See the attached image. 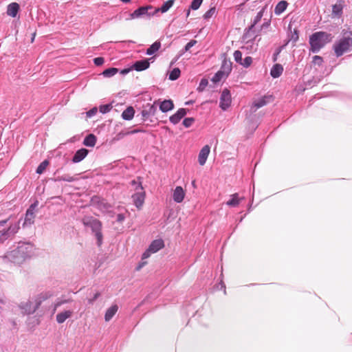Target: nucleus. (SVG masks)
I'll use <instances>...</instances> for the list:
<instances>
[{
	"mask_svg": "<svg viewBox=\"0 0 352 352\" xmlns=\"http://www.w3.org/2000/svg\"><path fill=\"white\" fill-rule=\"evenodd\" d=\"M34 247L29 242H19L17 247L8 252L6 257L12 263L20 265L34 254Z\"/></svg>",
	"mask_w": 352,
	"mask_h": 352,
	"instance_id": "f257e3e1",
	"label": "nucleus"
},
{
	"mask_svg": "<svg viewBox=\"0 0 352 352\" xmlns=\"http://www.w3.org/2000/svg\"><path fill=\"white\" fill-rule=\"evenodd\" d=\"M341 34L342 37L333 46L337 57L352 50V31L344 29L342 30Z\"/></svg>",
	"mask_w": 352,
	"mask_h": 352,
	"instance_id": "f03ea898",
	"label": "nucleus"
},
{
	"mask_svg": "<svg viewBox=\"0 0 352 352\" xmlns=\"http://www.w3.org/2000/svg\"><path fill=\"white\" fill-rule=\"evenodd\" d=\"M333 36L331 34L319 31L314 33L309 37L310 50L318 53L327 43L331 42Z\"/></svg>",
	"mask_w": 352,
	"mask_h": 352,
	"instance_id": "7ed1b4c3",
	"label": "nucleus"
},
{
	"mask_svg": "<svg viewBox=\"0 0 352 352\" xmlns=\"http://www.w3.org/2000/svg\"><path fill=\"white\" fill-rule=\"evenodd\" d=\"M82 222L85 226L89 227L91 229L92 232L96 238L97 245L100 246L103 240L102 223L98 219L91 216L84 217L82 219Z\"/></svg>",
	"mask_w": 352,
	"mask_h": 352,
	"instance_id": "20e7f679",
	"label": "nucleus"
},
{
	"mask_svg": "<svg viewBox=\"0 0 352 352\" xmlns=\"http://www.w3.org/2000/svg\"><path fill=\"white\" fill-rule=\"evenodd\" d=\"M91 203L93 206H95L103 213L109 212L111 208V206L109 203H107L104 199L98 197H93Z\"/></svg>",
	"mask_w": 352,
	"mask_h": 352,
	"instance_id": "39448f33",
	"label": "nucleus"
},
{
	"mask_svg": "<svg viewBox=\"0 0 352 352\" xmlns=\"http://www.w3.org/2000/svg\"><path fill=\"white\" fill-rule=\"evenodd\" d=\"M231 102L232 99L230 91L227 89H223L220 97V108L226 111L230 106Z\"/></svg>",
	"mask_w": 352,
	"mask_h": 352,
	"instance_id": "423d86ee",
	"label": "nucleus"
},
{
	"mask_svg": "<svg viewBox=\"0 0 352 352\" xmlns=\"http://www.w3.org/2000/svg\"><path fill=\"white\" fill-rule=\"evenodd\" d=\"M19 228V221L10 224L7 229H3L2 231H0L1 232L0 239L2 241L7 239L10 235L16 234Z\"/></svg>",
	"mask_w": 352,
	"mask_h": 352,
	"instance_id": "0eeeda50",
	"label": "nucleus"
},
{
	"mask_svg": "<svg viewBox=\"0 0 352 352\" xmlns=\"http://www.w3.org/2000/svg\"><path fill=\"white\" fill-rule=\"evenodd\" d=\"M36 206L37 203L32 204L27 210L24 219L23 226H31L34 223L36 217L34 210Z\"/></svg>",
	"mask_w": 352,
	"mask_h": 352,
	"instance_id": "6e6552de",
	"label": "nucleus"
},
{
	"mask_svg": "<svg viewBox=\"0 0 352 352\" xmlns=\"http://www.w3.org/2000/svg\"><path fill=\"white\" fill-rule=\"evenodd\" d=\"M19 307L24 315H30L36 311L32 300H28L27 301L20 302Z\"/></svg>",
	"mask_w": 352,
	"mask_h": 352,
	"instance_id": "1a4fd4ad",
	"label": "nucleus"
},
{
	"mask_svg": "<svg viewBox=\"0 0 352 352\" xmlns=\"http://www.w3.org/2000/svg\"><path fill=\"white\" fill-rule=\"evenodd\" d=\"M157 101H155L153 104H147L144 106L143 109L141 111V114L144 120H146L148 118L155 116L157 112Z\"/></svg>",
	"mask_w": 352,
	"mask_h": 352,
	"instance_id": "9d476101",
	"label": "nucleus"
},
{
	"mask_svg": "<svg viewBox=\"0 0 352 352\" xmlns=\"http://www.w3.org/2000/svg\"><path fill=\"white\" fill-rule=\"evenodd\" d=\"M53 294L51 292L47 291V292H43L36 296H35L32 298V301L34 302V305L35 306V308L36 310L39 308L42 302L50 297H52Z\"/></svg>",
	"mask_w": 352,
	"mask_h": 352,
	"instance_id": "9b49d317",
	"label": "nucleus"
},
{
	"mask_svg": "<svg viewBox=\"0 0 352 352\" xmlns=\"http://www.w3.org/2000/svg\"><path fill=\"white\" fill-rule=\"evenodd\" d=\"M53 294L51 292L47 291V292H43L36 296H35L32 298V301L34 302V305L35 306V308L36 310L39 308L42 302L50 297H52Z\"/></svg>",
	"mask_w": 352,
	"mask_h": 352,
	"instance_id": "f8f14e48",
	"label": "nucleus"
},
{
	"mask_svg": "<svg viewBox=\"0 0 352 352\" xmlns=\"http://www.w3.org/2000/svg\"><path fill=\"white\" fill-rule=\"evenodd\" d=\"M144 197V192L142 187L140 186L138 191L132 195L133 201L137 208H140L143 205Z\"/></svg>",
	"mask_w": 352,
	"mask_h": 352,
	"instance_id": "ddd939ff",
	"label": "nucleus"
},
{
	"mask_svg": "<svg viewBox=\"0 0 352 352\" xmlns=\"http://www.w3.org/2000/svg\"><path fill=\"white\" fill-rule=\"evenodd\" d=\"M266 7L263 8L256 14V16L254 17L253 22L252 25L249 27L247 32L245 34V38H249L251 36L250 34L252 32H254V26L261 20L265 10Z\"/></svg>",
	"mask_w": 352,
	"mask_h": 352,
	"instance_id": "4468645a",
	"label": "nucleus"
},
{
	"mask_svg": "<svg viewBox=\"0 0 352 352\" xmlns=\"http://www.w3.org/2000/svg\"><path fill=\"white\" fill-rule=\"evenodd\" d=\"M151 8V6L140 7L130 14L131 19H137L145 16H150L151 14L148 12V10Z\"/></svg>",
	"mask_w": 352,
	"mask_h": 352,
	"instance_id": "2eb2a0df",
	"label": "nucleus"
},
{
	"mask_svg": "<svg viewBox=\"0 0 352 352\" xmlns=\"http://www.w3.org/2000/svg\"><path fill=\"white\" fill-rule=\"evenodd\" d=\"M210 152V148L208 145L204 146L200 151L198 156V162L201 166H204Z\"/></svg>",
	"mask_w": 352,
	"mask_h": 352,
	"instance_id": "dca6fc26",
	"label": "nucleus"
},
{
	"mask_svg": "<svg viewBox=\"0 0 352 352\" xmlns=\"http://www.w3.org/2000/svg\"><path fill=\"white\" fill-rule=\"evenodd\" d=\"M186 112L187 110L186 109H179L175 114L170 117V122L173 124H177L186 116Z\"/></svg>",
	"mask_w": 352,
	"mask_h": 352,
	"instance_id": "f3484780",
	"label": "nucleus"
},
{
	"mask_svg": "<svg viewBox=\"0 0 352 352\" xmlns=\"http://www.w3.org/2000/svg\"><path fill=\"white\" fill-rule=\"evenodd\" d=\"M150 63L148 59H144L136 61L132 66V69L138 72H141L149 67Z\"/></svg>",
	"mask_w": 352,
	"mask_h": 352,
	"instance_id": "a211bd4d",
	"label": "nucleus"
},
{
	"mask_svg": "<svg viewBox=\"0 0 352 352\" xmlns=\"http://www.w3.org/2000/svg\"><path fill=\"white\" fill-rule=\"evenodd\" d=\"M87 154H88L87 149L84 148H80L75 153V154L72 158V162L74 163H78V162H81L82 160H84L86 157V156L87 155Z\"/></svg>",
	"mask_w": 352,
	"mask_h": 352,
	"instance_id": "6ab92c4d",
	"label": "nucleus"
},
{
	"mask_svg": "<svg viewBox=\"0 0 352 352\" xmlns=\"http://www.w3.org/2000/svg\"><path fill=\"white\" fill-rule=\"evenodd\" d=\"M185 196V192L181 186H177L173 192V199L177 203H181Z\"/></svg>",
	"mask_w": 352,
	"mask_h": 352,
	"instance_id": "aec40b11",
	"label": "nucleus"
},
{
	"mask_svg": "<svg viewBox=\"0 0 352 352\" xmlns=\"http://www.w3.org/2000/svg\"><path fill=\"white\" fill-rule=\"evenodd\" d=\"M164 246V243L163 240L162 239H157L154 240L151 245L148 247L149 251L155 253L158 252L160 250L163 248Z\"/></svg>",
	"mask_w": 352,
	"mask_h": 352,
	"instance_id": "412c9836",
	"label": "nucleus"
},
{
	"mask_svg": "<svg viewBox=\"0 0 352 352\" xmlns=\"http://www.w3.org/2000/svg\"><path fill=\"white\" fill-rule=\"evenodd\" d=\"M160 109L162 112H168L174 108L173 102L171 100H164L160 104Z\"/></svg>",
	"mask_w": 352,
	"mask_h": 352,
	"instance_id": "4be33fe9",
	"label": "nucleus"
},
{
	"mask_svg": "<svg viewBox=\"0 0 352 352\" xmlns=\"http://www.w3.org/2000/svg\"><path fill=\"white\" fill-rule=\"evenodd\" d=\"M78 179L76 175H70L69 174H64L63 175H58L55 178L52 179L54 182H73Z\"/></svg>",
	"mask_w": 352,
	"mask_h": 352,
	"instance_id": "5701e85b",
	"label": "nucleus"
},
{
	"mask_svg": "<svg viewBox=\"0 0 352 352\" xmlns=\"http://www.w3.org/2000/svg\"><path fill=\"white\" fill-rule=\"evenodd\" d=\"M118 310V306L117 305H113L107 309L104 314V320L106 322L110 321L112 318L115 316Z\"/></svg>",
	"mask_w": 352,
	"mask_h": 352,
	"instance_id": "b1692460",
	"label": "nucleus"
},
{
	"mask_svg": "<svg viewBox=\"0 0 352 352\" xmlns=\"http://www.w3.org/2000/svg\"><path fill=\"white\" fill-rule=\"evenodd\" d=\"M73 311L70 310L64 311L56 315V321L58 323H63L67 319L72 316Z\"/></svg>",
	"mask_w": 352,
	"mask_h": 352,
	"instance_id": "393cba45",
	"label": "nucleus"
},
{
	"mask_svg": "<svg viewBox=\"0 0 352 352\" xmlns=\"http://www.w3.org/2000/svg\"><path fill=\"white\" fill-rule=\"evenodd\" d=\"M19 6L17 3H12L8 6L7 14L15 17L19 12Z\"/></svg>",
	"mask_w": 352,
	"mask_h": 352,
	"instance_id": "a878e982",
	"label": "nucleus"
},
{
	"mask_svg": "<svg viewBox=\"0 0 352 352\" xmlns=\"http://www.w3.org/2000/svg\"><path fill=\"white\" fill-rule=\"evenodd\" d=\"M283 71V67L281 65L275 64L271 69L270 74L274 78H278L282 74Z\"/></svg>",
	"mask_w": 352,
	"mask_h": 352,
	"instance_id": "bb28decb",
	"label": "nucleus"
},
{
	"mask_svg": "<svg viewBox=\"0 0 352 352\" xmlns=\"http://www.w3.org/2000/svg\"><path fill=\"white\" fill-rule=\"evenodd\" d=\"M288 6V3L286 1H279L274 8V13L276 15H280L282 14L287 8Z\"/></svg>",
	"mask_w": 352,
	"mask_h": 352,
	"instance_id": "cd10ccee",
	"label": "nucleus"
},
{
	"mask_svg": "<svg viewBox=\"0 0 352 352\" xmlns=\"http://www.w3.org/2000/svg\"><path fill=\"white\" fill-rule=\"evenodd\" d=\"M135 114V110L132 107H127L122 113V118L125 120H131L133 119Z\"/></svg>",
	"mask_w": 352,
	"mask_h": 352,
	"instance_id": "c85d7f7f",
	"label": "nucleus"
},
{
	"mask_svg": "<svg viewBox=\"0 0 352 352\" xmlns=\"http://www.w3.org/2000/svg\"><path fill=\"white\" fill-rule=\"evenodd\" d=\"M161 47V43L158 41L153 43L147 50L146 55L151 56L157 52Z\"/></svg>",
	"mask_w": 352,
	"mask_h": 352,
	"instance_id": "c756f323",
	"label": "nucleus"
},
{
	"mask_svg": "<svg viewBox=\"0 0 352 352\" xmlns=\"http://www.w3.org/2000/svg\"><path fill=\"white\" fill-rule=\"evenodd\" d=\"M96 142V137L94 134H89L83 140V144L87 146L93 147Z\"/></svg>",
	"mask_w": 352,
	"mask_h": 352,
	"instance_id": "7c9ffc66",
	"label": "nucleus"
},
{
	"mask_svg": "<svg viewBox=\"0 0 352 352\" xmlns=\"http://www.w3.org/2000/svg\"><path fill=\"white\" fill-rule=\"evenodd\" d=\"M174 0H168L164 2L162 6L155 10V12L160 11L162 13L166 12L173 5Z\"/></svg>",
	"mask_w": 352,
	"mask_h": 352,
	"instance_id": "2f4dec72",
	"label": "nucleus"
},
{
	"mask_svg": "<svg viewBox=\"0 0 352 352\" xmlns=\"http://www.w3.org/2000/svg\"><path fill=\"white\" fill-rule=\"evenodd\" d=\"M268 96H265L262 98H260L257 101H255L253 104V106L252 107V109H253L254 111H256V109L265 106L267 104L266 99L268 98Z\"/></svg>",
	"mask_w": 352,
	"mask_h": 352,
	"instance_id": "473e14b6",
	"label": "nucleus"
},
{
	"mask_svg": "<svg viewBox=\"0 0 352 352\" xmlns=\"http://www.w3.org/2000/svg\"><path fill=\"white\" fill-rule=\"evenodd\" d=\"M221 69V72L223 74H229L232 70V62L230 60H227L226 58H225L222 63Z\"/></svg>",
	"mask_w": 352,
	"mask_h": 352,
	"instance_id": "72a5a7b5",
	"label": "nucleus"
},
{
	"mask_svg": "<svg viewBox=\"0 0 352 352\" xmlns=\"http://www.w3.org/2000/svg\"><path fill=\"white\" fill-rule=\"evenodd\" d=\"M240 203V199L238 197V194L235 193L231 195V199L227 201L226 204L229 206L235 207Z\"/></svg>",
	"mask_w": 352,
	"mask_h": 352,
	"instance_id": "f704fd0d",
	"label": "nucleus"
},
{
	"mask_svg": "<svg viewBox=\"0 0 352 352\" xmlns=\"http://www.w3.org/2000/svg\"><path fill=\"white\" fill-rule=\"evenodd\" d=\"M118 72V69L115 67H110L103 71L102 74L106 78H110L113 76Z\"/></svg>",
	"mask_w": 352,
	"mask_h": 352,
	"instance_id": "c9c22d12",
	"label": "nucleus"
},
{
	"mask_svg": "<svg viewBox=\"0 0 352 352\" xmlns=\"http://www.w3.org/2000/svg\"><path fill=\"white\" fill-rule=\"evenodd\" d=\"M342 6L341 4H335L332 7V14L340 17L342 14Z\"/></svg>",
	"mask_w": 352,
	"mask_h": 352,
	"instance_id": "e433bc0d",
	"label": "nucleus"
},
{
	"mask_svg": "<svg viewBox=\"0 0 352 352\" xmlns=\"http://www.w3.org/2000/svg\"><path fill=\"white\" fill-rule=\"evenodd\" d=\"M180 73V69L179 68H174L169 74L168 78L170 80H175L179 77Z\"/></svg>",
	"mask_w": 352,
	"mask_h": 352,
	"instance_id": "4c0bfd02",
	"label": "nucleus"
},
{
	"mask_svg": "<svg viewBox=\"0 0 352 352\" xmlns=\"http://www.w3.org/2000/svg\"><path fill=\"white\" fill-rule=\"evenodd\" d=\"M48 164L49 162L47 160H44L43 162H42L36 168V173L42 174L46 169Z\"/></svg>",
	"mask_w": 352,
	"mask_h": 352,
	"instance_id": "58836bf2",
	"label": "nucleus"
},
{
	"mask_svg": "<svg viewBox=\"0 0 352 352\" xmlns=\"http://www.w3.org/2000/svg\"><path fill=\"white\" fill-rule=\"evenodd\" d=\"M298 40V31L296 29H294V32L291 31V34L289 36V39L287 42L286 44L288 43L289 41H292L293 43H296Z\"/></svg>",
	"mask_w": 352,
	"mask_h": 352,
	"instance_id": "ea45409f",
	"label": "nucleus"
},
{
	"mask_svg": "<svg viewBox=\"0 0 352 352\" xmlns=\"http://www.w3.org/2000/svg\"><path fill=\"white\" fill-rule=\"evenodd\" d=\"M208 84V81L206 78H202L199 82V87L197 88L198 91H203L204 89L207 87Z\"/></svg>",
	"mask_w": 352,
	"mask_h": 352,
	"instance_id": "a19ab883",
	"label": "nucleus"
},
{
	"mask_svg": "<svg viewBox=\"0 0 352 352\" xmlns=\"http://www.w3.org/2000/svg\"><path fill=\"white\" fill-rule=\"evenodd\" d=\"M202 1L203 0H192L190 8L193 10H197L200 7Z\"/></svg>",
	"mask_w": 352,
	"mask_h": 352,
	"instance_id": "79ce46f5",
	"label": "nucleus"
},
{
	"mask_svg": "<svg viewBox=\"0 0 352 352\" xmlns=\"http://www.w3.org/2000/svg\"><path fill=\"white\" fill-rule=\"evenodd\" d=\"M234 60L241 65L243 59H242V53L239 50H236L234 52Z\"/></svg>",
	"mask_w": 352,
	"mask_h": 352,
	"instance_id": "37998d69",
	"label": "nucleus"
},
{
	"mask_svg": "<svg viewBox=\"0 0 352 352\" xmlns=\"http://www.w3.org/2000/svg\"><path fill=\"white\" fill-rule=\"evenodd\" d=\"M111 109H112V106L110 104H103V105L100 106V111L102 113H108L111 111Z\"/></svg>",
	"mask_w": 352,
	"mask_h": 352,
	"instance_id": "c03bdc74",
	"label": "nucleus"
},
{
	"mask_svg": "<svg viewBox=\"0 0 352 352\" xmlns=\"http://www.w3.org/2000/svg\"><path fill=\"white\" fill-rule=\"evenodd\" d=\"M252 63V58L250 56L245 57L241 62V65L245 67H248Z\"/></svg>",
	"mask_w": 352,
	"mask_h": 352,
	"instance_id": "a18cd8bd",
	"label": "nucleus"
},
{
	"mask_svg": "<svg viewBox=\"0 0 352 352\" xmlns=\"http://www.w3.org/2000/svg\"><path fill=\"white\" fill-rule=\"evenodd\" d=\"M215 8H211L209 9L204 14V19H208L211 18L215 13Z\"/></svg>",
	"mask_w": 352,
	"mask_h": 352,
	"instance_id": "49530a36",
	"label": "nucleus"
},
{
	"mask_svg": "<svg viewBox=\"0 0 352 352\" xmlns=\"http://www.w3.org/2000/svg\"><path fill=\"white\" fill-rule=\"evenodd\" d=\"M195 122V119L193 118H186L183 120V125L188 128L190 127L192 123Z\"/></svg>",
	"mask_w": 352,
	"mask_h": 352,
	"instance_id": "de8ad7c7",
	"label": "nucleus"
},
{
	"mask_svg": "<svg viewBox=\"0 0 352 352\" xmlns=\"http://www.w3.org/2000/svg\"><path fill=\"white\" fill-rule=\"evenodd\" d=\"M70 301H71V300H69V299L57 300L54 304V311H55L56 310V309L58 307H59L60 306H61L62 305L68 303Z\"/></svg>",
	"mask_w": 352,
	"mask_h": 352,
	"instance_id": "09e8293b",
	"label": "nucleus"
},
{
	"mask_svg": "<svg viewBox=\"0 0 352 352\" xmlns=\"http://www.w3.org/2000/svg\"><path fill=\"white\" fill-rule=\"evenodd\" d=\"M142 131L140 130V129H134L133 131H128L125 133H119L118 134V138L120 139V138H123L125 135H129V134H134V133H137L138 132H141Z\"/></svg>",
	"mask_w": 352,
	"mask_h": 352,
	"instance_id": "8fccbe9b",
	"label": "nucleus"
},
{
	"mask_svg": "<svg viewBox=\"0 0 352 352\" xmlns=\"http://www.w3.org/2000/svg\"><path fill=\"white\" fill-rule=\"evenodd\" d=\"M223 73L221 71L218 72L212 78L214 82H219L222 78Z\"/></svg>",
	"mask_w": 352,
	"mask_h": 352,
	"instance_id": "3c124183",
	"label": "nucleus"
},
{
	"mask_svg": "<svg viewBox=\"0 0 352 352\" xmlns=\"http://www.w3.org/2000/svg\"><path fill=\"white\" fill-rule=\"evenodd\" d=\"M197 43L196 40L190 41L184 47V52L188 51L192 47H193Z\"/></svg>",
	"mask_w": 352,
	"mask_h": 352,
	"instance_id": "603ef678",
	"label": "nucleus"
},
{
	"mask_svg": "<svg viewBox=\"0 0 352 352\" xmlns=\"http://www.w3.org/2000/svg\"><path fill=\"white\" fill-rule=\"evenodd\" d=\"M322 62H323V59L321 56L316 55L313 57V63L314 64L320 65L322 63Z\"/></svg>",
	"mask_w": 352,
	"mask_h": 352,
	"instance_id": "864d4df0",
	"label": "nucleus"
},
{
	"mask_svg": "<svg viewBox=\"0 0 352 352\" xmlns=\"http://www.w3.org/2000/svg\"><path fill=\"white\" fill-rule=\"evenodd\" d=\"M104 62V59L102 57H97L94 59V63L97 66L102 65Z\"/></svg>",
	"mask_w": 352,
	"mask_h": 352,
	"instance_id": "5fc2aeb1",
	"label": "nucleus"
},
{
	"mask_svg": "<svg viewBox=\"0 0 352 352\" xmlns=\"http://www.w3.org/2000/svg\"><path fill=\"white\" fill-rule=\"evenodd\" d=\"M97 111H98V109L96 107L92 108L91 109H90L89 111H88L86 113L87 117L91 118V117L95 116L96 114Z\"/></svg>",
	"mask_w": 352,
	"mask_h": 352,
	"instance_id": "6e6d98bb",
	"label": "nucleus"
},
{
	"mask_svg": "<svg viewBox=\"0 0 352 352\" xmlns=\"http://www.w3.org/2000/svg\"><path fill=\"white\" fill-rule=\"evenodd\" d=\"M151 254H153V252L149 251V249L148 248L142 254V259H145L148 258Z\"/></svg>",
	"mask_w": 352,
	"mask_h": 352,
	"instance_id": "4d7b16f0",
	"label": "nucleus"
},
{
	"mask_svg": "<svg viewBox=\"0 0 352 352\" xmlns=\"http://www.w3.org/2000/svg\"><path fill=\"white\" fill-rule=\"evenodd\" d=\"M125 219V216L123 214H118L117 215V221L119 223H122Z\"/></svg>",
	"mask_w": 352,
	"mask_h": 352,
	"instance_id": "13d9d810",
	"label": "nucleus"
},
{
	"mask_svg": "<svg viewBox=\"0 0 352 352\" xmlns=\"http://www.w3.org/2000/svg\"><path fill=\"white\" fill-rule=\"evenodd\" d=\"M131 69H133L132 67L129 68V69H124L121 70L120 74L122 75H125V74H128Z\"/></svg>",
	"mask_w": 352,
	"mask_h": 352,
	"instance_id": "bf43d9fd",
	"label": "nucleus"
},
{
	"mask_svg": "<svg viewBox=\"0 0 352 352\" xmlns=\"http://www.w3.org/2000/svg\"><path fill=\"white\" fill-rule=\"evenodd\" d=\"M99 296H100V294H99V293H96V294H95V295H94V296L93 297V298H92V299L89 300V303H93V302H94V300H96L99 297Z\"/></svg>",
	"mask_w": 352,
	"mask_h": 352,
	"instance_id": "052dcab7",
	"label": "nucleus"
},
{
	"mask_svg": "<svg viewBox=\"0 0 352 352\" xmlns=\"http://www.w3.org/2000/svg\"><path fill=\"white\" fill-rule=\"evenodd\" d=\"M270 25V21L265 22L262 25L261 28H267Z\"/></svg>",
	"mask_w": 352,
	"mask_h": 352,
	"instance_id": "680f3d73",
	"label": "nucleus"
},
{
	"mask_svg": "<svg viewBox=\"0 0 352 352\" xmlns=\"http://www.w3.org/2000/svg\"><path fill=\"white\" fill-rule=\"evenodd\" d=\"M8 220H9V219H6L0 221V227L3 226L8 221Z\"/></svg>",
	"mask_w": 352,
	"mask_h": 352,
	"instance_id": "e2e57ef3",
	"label": "nucleus"
},
{
	"mask_svg": "<svg viewBox=\"0 0 352 352\" xmlns=\"http://www.w3.org/2000/svg\"><path fill=\"white\" fill-rule=\"evenodd\" d=\"M144 264H142V265H140L138 267V270H139L143 265Z\"/></svg>",
	"mask_w": 352,
	"mask_h": 352,
	"instance_id": "0e129e2a",
	"label": "nucleus"
},
{
	"mask_svg": "<svg viewBox=\"0 0 352 352\" xmlns=\"http://www.w3.org/2000/svg\"><path fill=\"white\" fill-rule=\"evenodd\" d=\"M189 14H190V10H188L187 14H186V16H189Z\"/></svg>",
	"mask_w": 352,
	"mask_h": 352,
	"instance_id": "69168bd1",
	"label": "nucleus"
},
{
	"mask_svg": "<svg viewBox=\"0 0 352 352\" xmlns=\"http://www.w3.org/2000/svg\"><path fill=\"white\" fill-rule=\"evenodd\" d=\"M191 103H192V102H191V101H189V102H186V104H191Z\"/></svg>",
	"mask_w": 352,
	"mask_h": 352,
	"instance_id": "338daca9",
	"label": "nucleus"
},
{
	"mask_svg": "<svg viewBox=\"0 0 352 352\" xmlns=\"http://www.w3.org/2000/svg\"><path fill=\"white\" fill-rule=\"evenodd\" d=\"M291 25H289V29L291 30Z\"/></svg>",
	"mask_w": 352,
	"mask_h": 352,
	"instance_id": "774afa93",
	"label": "nucleus"
}]
</instances>
